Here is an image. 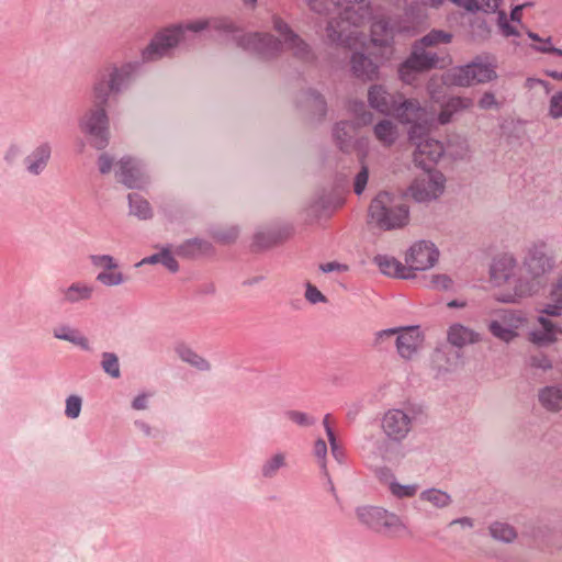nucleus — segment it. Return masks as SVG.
I'll return each mask as SVG.
<instances>
[{
    "label": "nucleus",
    "instance_id": "1",
    "mask_svg": "<svg viewBox=\"0 0 562 562\" xmlns=\"http://www.w3.org/2000/svg\"><path fill=\"white\" fill-rule=\"evenodd\" d=\"M544 241L532 243L526 252L522 266L514 256L504 254L494 258L490 268V280L495 286H509L496 296L503 303H516L539 291L541 278L552 269Z\"/></svg>",
    "mask_w": 562,
    "mask_h": 562
},
{
    "label": "nucleus",
    "instance_id": "2",
    "mask_svg": "<svg viewBox=\"0 0 562 562\" xmlns=\"http://www.w3.org/2000/svg\"><path fill=\"white\" fill-rule=\"evenodd\" d=\"M128 68L108 65L95 76L91 92L93 106L81 117L80 128L98 149L104 148L109 143V117L105 105L111 94L121 91L130 74Z\"/></svg>",
    "mask_w": 562,
    "mask_h": 562
},
{
    "label": "nucleus",
    "instance_id": "3",
    "mask_svg": "<svg viewBox=\"0 0 562 562\" xmlns=\"http://www.w3.org/2000/svg\"><path fill=\"white\" fill-rule=\"evenodd\" d=\"M310 8L317 13H327L333 8L338 16L328 21L326 38L336 45L355 47L362 29L371 16L367 0H308Z\"/></svg>",
    "mask_w": 562,
    "mask_h": 562
},
{
    "label": "nucleus",
    "instance_id": "4",
    "mask_svg": "<svg viewBox=\"0 0 562 562\" xmlns=\"http://www.w3.org/2000/svg\"><path fill=\"white\" fill-rule=\"evenodd\" d=\"M400 29L395 21L378 18L371 25V37L369 43L367 42V37L363 32L362 35H359L357 45L355 47H350V49H355L350 59V69L356 78L362 81L376 80L379 79L380 67L378 63L370 58V56L366 55L363 52H358L357 49L362 48L368 50L369 45L383 49L391 48L395 34ZM344 46L349 48V46Z\"/></svg>",
    "mask_w": 562,
    "mask_h": 562
},
{
    "label": "nucleus",
    "instance_id": "5",
    "mask_svg": "<svg viewBox=\"0 0 562 562\" xmlns=\"http://www.w3.org/2000/svg\"><path fill=\"white\" fill-rule=\"evenodd\" d=\"M368 102L372 109L382 114H394L396 119L412 125V137L419 127L428 122V112L416 99H403L401 94L390 93L382 85H372L368 90Z\"/></svg>",
    "mask_w": 562,
    "mask_h": 562
},
{
    "label": "nucleus",
    "instance_id": "6",
    "mask_svg": "<svg viewBox=\"0 0 562 562\" xmlns=\"http://www.w3.org/2000/svg\"><path fill=\"white\" fill-rule=\"evenodd\" d=\"M381 428L389 441L367 440L361 447L363 459L371 465L378 458L393 461L398 457V449L393 442H400L407 437L412 429V418L402 409H389L381 419Z\"/></svg>",
    "mask_w": 562,
    "mask_h": 562
},
{
    "label": "nucleus",
    "instance_id": "7",
    "mask_svg": "<svg viewBox=\"0 0 562 562\" xmlns=\"http://www.w3.org/2000/svg\"><path fill=\"white\" fill-rule=\"evenodd\" d=\"M272 24L273 30L283 38V43L269 34L251 33L243 36L239 44L244 48L255 52L263 59L278 56L284 46L291 49L294 56L304 60L308 58L310 49L307 44L299 38L281 18L273 16Z\"/></svg>",
    "mask_w": 562,
    "mask_h": 562
},
{
    "label": "nucleus",
    "instance_id": "8",
    "mask_svg": "<svg viewBox=\"0 0 562 562\" xmlns=\"http://www.w3.org/2000/svg\"><path fill=\"white\" fill-rule=\"evenodd\" d=\"M451 38L452 35L450 33L432 30L415 43L411 56L398 68L401 80L404 83L412 85L417 79L418 74L437 66L439 61L438 56L426 48L441 43H450Z\"/></svg>",
    "mask_w": 562,
    "mask_h": 562
},
{
    "label": "nucleus",
    "instance_id": "9",
    "mask_svg": "<svg viewBox=\"0 0 562 562\" xmlns=\"http://www.w3.org/2000/svg\"><path fill=\"white\" fill-rule=\"evenodd\" d=\"M409 221L407 205L400 195L387 191L378 193L368 210V223L382 231L402 228Z\"/></svg>",
    "mask_w": 562,
    "mask_h": 562
},
{
    "label": "nucleus",
    "instance_id": "10",
    "mask_svg": "<svg viewBox=\"0 0 562 562\" xmlns=\"http://www.w3.org/2000/svg\"><path fill=\"white\" fill-rule=\"evenodd\" d=\"M495 64L488 57H476L472 63L448 70L443 82L449 86L470 87L496 78Z\"/></svg>",
    "mask_w": 562,
    "mask_h": 562
},
{
    "label": "nucleus",
    "instance_id": "11",
    "mask_svg": "<svg viewBox=\"0 0 562 562\" xmlns=\"http://www.w3.org/2000/svg\"><path fill=\"white\" fill-rule=\"evenodd\" d=\"M395 338V348L400 358L413 360L422 350L425 335L419 326L383 329L374 335V345L382 346L390 338Z\"/></svg>",
    "mask_w": 562,
    "mask_h": 562
},
{
    "label": "nucleus",
    "instance_id": "12",
    "mask_svg": "<svg viewBox=\"0 0 562 562\" xmlns=\"http://www.w3.org/2000/svg\"><path fill=\"white\" fill-rule=\"evenodd\" d=\"M434 117L428 113L427 125L416 131L415 137H412V125H409L408 136L409 142L416 147L413 153L414 161L424 170L430 169V166L436 164L443 155V145L434 138L427 136Z\"/></svg>",
    "mask_w": 562,
    "mask_h": 562
},
{
    "label": "nucleus",
    "instance_id": "13",
    "mask_svg": "<svg viewBox=\"0 0 562 562\" xmlns=\"http://www.w3.org/2000/svg\"><path fill=\"white\" fill-rule=\"evenodd\" d=\"M528 325V318L521 311L501 310L488 322L487 329L496 339L509 344L520 335Z\"/></svg>",
    "mask_w": 562,
    "mask_h": 562
},
{
    "label": "nucleus",
    "instance_id": "14",
    "mask_svg": "<svg viewBox=\"0 0 562 562\" xmlns=\"http://www.w3.org/2000/svg\"><path fill=\"white\" fill-rule=\"evenodd\" d=\"M446 188V178L435 169L424 170L408 188L409 195L418 202H429L438 199Z\"/></svg>",
    "mask_w": 562,
    "mask_h": 562
},
{
    "label": "nucleus",
    "instance_id": "15",
    "mask_svg": "<svg viewBox=\"0 0 562 562\" xmlns=\"http://www.w3.org/2000/svg\"><path fill=\"white\" fill-rule=\"evenodd\" d=\"M186 31H189L187 29V23L159 32L144 49L143 58L145 60H156L165 56L170 48L175 47L184 38Z\"/></svg>",
    "mask_w": 562,
    "mask_h": 562
},
{
    "label": "nucleus",
    "instance_id": "16",
    "mask_svg": "<svg viewBox=\"0 0 562 562\" xmlns=\"http://www.w3.org/2000/svg\"><path fill=\"white\" fill-rule=\"evenodd\" d=\"M439 259V251L437 247L429 241L415 243L407 250L405 262L411 269V273L416 271H425L432 268Z\"/></svg>",
    "mask_w": 562,
    "mask_h": 562
},
{
    "label": "nucleus",
    "instance_id": "17",
    "mask_svg": "<svg viewBox=\"0 0 562 562\" xmlns=\"http://www.w3.org/2000/svg\"><path fill=\"white\" fill-rule=\"evenodd\" d=\"M93 267L101 271L97 274V281L105 286H117L125 282L126 278L119 268L117 261L110 255H91Z\"/></svg>",
    "mask_w": 562,
    "mask_h": 562
},
{
    "label": "nucleus",
    "instance_id": "18",
    "mask_svg": "<svg viewBox=\"0 0 562 562\" xmlns=\"http://www.w3.org/2000/svg\"><path fill=\"white\" fill-rule=\"evenodd\" d=\"M116 179L128 188L140 187L145 181L143 169L132 158H122L116 164Z\"/></svg>",
    "mask_w": 562,
    "mask_h": 562
},
{
    "label": "nucleus",
    "instance_id": "19",
    "mask_svg": "<svg viewBox=\"0 0 562 562\" xmlns=\"http://www.w3.org/2000/svg\"><path fill=\"white\" fill-rule=\"evenodd\" d=\"M481 340L482 335L479 331L461 323H453L447 329V341L457 348L474 345Z\"/></svg>",
    "mask_w": 562,
    "mask_h": 562
},
{
    "label": "nucleus",
    "instance_id": "20",
    "mask_svg": "<svg viewBox=\"0 0 562 562\" xmlns=\"http://www.w3.org/2000/svg\"><path fill=\"white\" fill-rule=\"evenodd\" d=\"M373 261L379 267L380 271L387 277L413 279L416 276L415 273H411V269L406 263H402L394 257L378 255L374 257Z\"/></svg>",
    "mask_w": 562,
    "mask_h": 562
},
{
    "label": "nucleus",
    "instance_id": "21",
    "mask_svg": "<svg viewBox=\"0 0 562 562\" xmlns=\"http://www.w3.org/2000/svg\"><path fill=\"white\" fill-rule=\"evenodd\" d=\"M94 293V286L85 281H75L67 286L59 289L63 303L76 304L82 301H89Z\"/></svg>",
    "mask_w": 562,
    "mask_h": 562
},
{
    "label": "nucleus",
    "instance_id": "22",
    "mask_svg": "<svg viewBox=\"0 0 562 562\" xmlns=\"http://www.w3.org/2000/svg\"><path fill=\"white\" fill-rule=\"evenodd\" d=\"M539 328L529 333V340L536 345H550L558 340L562 335V329L550 319L540 316L538 318Z\"/></svg>",
    "mask_w": 562,
    "mask_h": 562
},
{
    "label": "nucleus",
    "instance_id": "23",
    "mask_svg": "<svg viewBox=\"0 0 562 562\" xmlns=\"http://www.w3.org/2000/svg\"><path fill=\"white\" fill-rule=\"evenodd\" d=\"M207 27L224 33H234L237 30L234 21L227 16L195 20L187 23V29L192 32H200Z\"/></svg>",
    "mask_w": 562,
    "mask_h": 562
},
{
    "label": "nucleus",
    "instance_id": "24",
    "mask_svg": "<svg viewBox=\"0 0 562 562\" xmlns=\"http://www.w3.org/2000/svg\"><path fill=\"white\" fill-rule=\"evenodd\" d=\"M378 476L381 481L387 483L390 492L397 498L413 497L418 491V485L416 484H401L394 481L393 474L386 469H380Z\"/></svg>",
    "mask_w": 562,
    "mask_h": 562
},
{
    "label": "nucleus",
    "instance_id": "25",
    "mask_svg": "<svg viewBox=\"0 0 562 562\" xmlns=\"http://www.w3.org/2000/svg\"><path fill=\"white\" fill-rule=\"evenodd\" d=\"M373 135L382 146L391 147L398 138V127L393 121L383 119L373 126Z\"/></svg>",
    "mask_w": 562,
    "mask_h": 562
},
{
    "label": "nucleus",
    "instance_id": "26",
    "mask_svg": "<svg viewBox=\"0 0 562 562\" xmlns=\"http://www.w3.org/2000/svg\"><path fill=\"white\" fill-rule=\"evenodd\" d=\"M49 157L50 147L47 144L40 145L24 160L27 171L40 175L45 169Z\"/></svg>",
    "mask_w": 562,
    "mask_h": 562
},
{
    "label": "nucleus",
    "instance_id": "27",
    "mask_svg": "<svg viewBox=\"0 0 562 562\" xmlns=\"http://www.w3.org/2000/svg\"><path fill=\"white\" fill-rule=\"evenodd\" d=\"M473 105V101L470 98L454 97L449 99L441 108L438 115L440 124L449 123L456 113L464 110H469Z\"/></svg>",
    "mask_w": 562,
    "mask_h": 562
},
{
    "label": "nucleus",
    "instance_id": "28",
    "mask_svg": "<svg viewBox=\"0 0 562 562\" xmlns=\"http://www.w3.org/2000/svg\"><path fill=\"white\" fill-rule=\"evenodd\" d=\"M356 514L361 524L378 531L385 515V509L366 505L358 507Z\"/></svg>",
    "mask_w": 562,
    "mask_h": 562
},
{
    "label": "nucleus",
    "instance_id": "29",
    "mask_svg": "<svg viewBox=\"0 0 562 562\" xmlns=\"http://www.w3.org/2000/svg\"><path fill=\"white\" fill-rule=\"evenodd\" d=\"M538 398L542 407L549 412L562 409V389L560 387L546 386L539 391Z\"/></svg>",
    "mask_w": 562,
    "mask_h": 562
},
{
    "label": "nucleus",
    "instance_id": "30",
    "mask_svg": "<svg viewBox=\"0 0 562 562\" xmlns=\"http://www.w3.org/2000/svg\"><path fill=\"white\" fill-rule=\"evenodd\" d=\"M53 335L55 338L59 340H66L69 341L78 347H80L83 350H89L90 345L89 340L86 336L80 334L77 329H74L68 326H58L55 327L53 330Z\"/></svg>",
    "mask_w": 562,
    "mask_h": 562
},
{
    "label": "nucleus",
    "instance_id": "31",
    "mask_svg": "<svg viewBox=\"0 0 562 562\" xmlns=\"http://www.w3.org/2000/svg\"><path fill=\"white\" fill-rule=\"evenodd\" d=\"M378 531L387 536L397 537L406 532V526L401 517L385 510V515L383 516L382 524Z\"/></svg>",
    "mask_w": 562,
    "mask_h": 562
},
{
    "label": "nucleus",
    "instance_id": "32",
    "mask_svg": "<svg viewBox=\"0 0 562 562\" xmlns=\"http://www.w3.org/2000/svg\"><path fill=\"white\" fill-rule=\"evenodd\" d=\"M419 499L438 509L448 507L452 502L451 496L447 492L438 488H428L423 491L419 494Z\"/></svg>",
    "mask_w": 562,
    "mask_h": 562
},
{
    "label": "nucleus",
    "instance_id": "33",
    "mask_svg": "<svg viewBox=\"0 0 562 562\" xmlns=\"http://www.w3.org/2000/svg\"><path fill=\"white\" fill-rule=\"evenodd\" d=\"M145 263H161L171 272H176L179 269V265L172 256L170 248H162L159 252L144 258L137 266Z\"/></svg>",
    "mask_w": 562,
    "mask_h": 562
},
{
    "label": "nucleus",
    "instance_id": "34",
    "mask_svg": "<svg viewBox=\"0 0 562 562\" xmlns=\"http://www.w3.org/2000/svg\"><path fill=\"white\" fill-rule=\"evenodd\" d=\"M131 214L140 220H148L153 216V210L149 202L143 196L132 193L128 195Z\"/></svg>",
    "mask_w": 562,
    "mask_h": 562
},
{
    "label": "nucleus",
    "instance_id": "35",
    "mask_svg": "<svg viewBox=\"0 0 562 562\" xmlns=\"http://www.w3.org/2000/svg\"><path fill=\"white\" fill-rule=\"evenodd\" d=\"M550 301L541 312L550 316L560 315L562 311V277L553 284Z\"/></svg>",
    "mask_w": 562,
    "mask_h": 562
},
{
    "label": "nucleus",
    "instance_id": "36",
    "mask_svg": "<svg viewBox=\"0 0 562 562\" xmlns=\"http://www.w3.org/2000/svg\"><path fill=\"white\" fill-rule=\"evenodd\" d=\"M286 465V454L277 452L269 457L261 465V474L265 477H274L278 471Z\"/></svg>",
    "mask_w": 562,
    "mask_h": 562
},
{
    "label": "nucleus",
    "instance_id": "37",
    "mask_svg": "<svg viewBox=\"0 0 562 562\" xmlns=\"http://www.w3.org/2000/svg\"><path fill=\"white\" fill-rule=\"evenodd\" d=\"M177 353L181 360L190 363L191 366H193L200 370H209L210 369V363L188 347H184V346L178 347Z\"/></svg>",
    "mask_w": 562,
    "mask_h": 562
},
{
    "label": "nucleus",
    "instance_id": "38",
    "mask_svg": "<svg viewBox=\"0 0 562 562\" xmlns=\"http://www.w3.org/2000/svg\"><path fill=\"white\" fill-rule=\"evenodd\" d=\"M490 532L494 539L504 542H510L516 538L515 529L506 522H494L490 527Z\"/></svg>",
    "mask_w": 562,
    "mask_h": 562
},
{
    "label": "nucleus",
    "instance_id": "39",
    "mask_svg": "<svg viewBox=\"0 0 562 562\" xmlns=\"http://www.w3.org/2000/svg\"><path fill=\"white\" fill-rule=\"evenodd\" d=\"M355 134V125L349 122H340L337 124L334 135L339 142L341 149H346L347 143Z\"/></svg>",
    "mask_w": 562,
    "mask_h": 562
},
{
    "label": "nucleus",
    "instance_id": "40",
    "mask_svg": "<svg viewBox=\"0 0 562 562\" xmlns=\"http://www.w3.org/2000/svg\"><path fill=\"white\" fill-rule=\"evenodd\" d=\"M529 38H531L535 42H538L537 45H532V48L540 53H550L555 54L562 57V50L559 48H555L552 45V38L547 37L544 40L540 38L537 33L528 32Z\"/></svg>",
    "mask_w": 562,
    "mask_h": 562
},
{
    "label": "nucleus",
    "instance_id": "41",
    "mask_svg": "<svg viewBox=\"0 0 562 562\" xmlns=\"http://www.w3.org/2000/svg\"><path fill=\"white\" fill-rule=\"evenodd\" d=\"M503 0H470L468 11L496 12Z\"/></svg>",
    "mask_w": 562,
    "mask_h": 562
},
{
    "label": "nucleus",
    "instance_id": "42",
    "mask_svg": "<svg viewBox=\"0 0 562 562\" xmlns=\"http://www.w3.org/2000/svg\"><path fill=\"white\" fill-rule=\"evenodd\" d=\"M102 368L112 378L120 376L119 359L114 353L104 352L102 356Z\"/></svg>",
    "mask_w": 562,
    "mask_h": 562
},
{
    "label": "nucleus",
    "instance_id": "43",
    "mask_svg": "<svg viewBox=\"0 0 562 562\" xmlns=\"http://www.w3.org/2000/svg\"><path fill=\"white\" fill-rule=\"evenodd\" d=\"M205 247V244L200 239L188 240L178 247L177 254L184 257L195 256L198 252L202 251Z\"/></svg>",
    "mask_w": 562,
    "mask_h": 562
},
{
    "label": "nucleus",
    "instance_id": "44",
    "mask_svg": "<svg viewBox=\"0 0 562 562\" xmlns=\"http://www.w3.org/2000/svg\"><path fill=\"white\" fill-rule=\"evenodd\" d=\"M427 285L435 290H450L453 281L448 274L438 273L429 277Z\"/></svg>",
    "mask_w": 562,
    "mask_h": 562
},
{
    "label": "nucleus",
    "instance_id": "45",
    "mask_svg": "<svg viewBox=\"0 0 562 562\" xmlns=\"http://www.w3.org/2000/svg\"><path fill=\"white\" fill-rule=\"evenodd\" d=\"M497 26L505 37L519 35L518 30L509 23L507 14L504 11L497 12Z\"/></svg>",
    "mask_w": 562,
    "mask_h": 562
},
{
    "label": "nucleus",
    "instance_id": "46",
    "mask_svg": "<svg viewBox=\"0 0 562 562\" xmlns=\"http://www.w3.org/2000/svg\"><path fill=\"white\" fill-rule=\"evenodd\" d=\"M548 114L554 120L562 117V91H558L551 95Z\"/></svg>",
    "mask_w": 562,
    "mask_h": 562
},
{
    "label": "nucleus",
    "instance_id": "47",
    "mask_svg": "<svg viewBox=\"0 0 562 562\" xmlns=\"http://www.w3.org/2000/svg\"><path fill=\"white\" fill-rule=\"evenodd\" d=\"M81 405H82V400L80 396L70 395L66 400V409H65L66 416L69 418H72V419L77 418L80 415Z\"/></svg>",
    "mask_w": 562,
    "mask_h": 562
},
{
    "label": "nucleus",
    "instance_id": "48",
    "mask_svg": "<svg viewBox=\"0 0 562 562\" xmlns=\"http://www.w3.org/2000/svg\"><path fill=\"white\" fill-rule=\"evenodd\" d=\"M361 165V170L357 173L353 183V190L357 194H361L364 191L369 179V170L363 160Z\"/></svg>",
    "mask_w": 562,
    "mask_h": 562
},
{
    "label": "nucleus",
    "instance_id": "49",
    "mask_svg": "<svg viewBox=\"0 0 562 562\" xmlns=\"http://www.w3.org/2000/svg\"><path fill=\"white\" fill-rule=\"evenodd\" d=\"M286 416L290 420L300 426H311L314 424V419L302 412L291 411L286 414Z\"/></svg>",
    "mask_w": 562,
    "mask_h": 562
},
{
    "label": "nucleus",
    "instance_id": "50",
    "mask_svg": "<svg viewBox=\"0 0 562 562\" xmlns=\"http://www.w3.org/2000/svg\"><path fill=\"white\" fill-rule=\"evenodd\" d=\"M305 297L308 302H311L313 304L319 303V302H326L325 295H323V293L316 286H314L310 283L306 286Z\"/></svg>",
    "mask_w": 562,
    "mask_h": 562
},
{
    "label": "nucleus",
    "instance_id": "51",
    "mask_svg": "<svg viewBox=\"0 0 562 562\" xmlns=\"http://www.w3.org/2000/svg\"><path fill=\"white\" fill-rule=\"evenodd\" d=\"M479 106L483 110L498 108V102L492 92H485L479 100Z\"/></svg>",
    "mask_w": 562,
    "mask_h": 562
},
{
    "label": "nucleus",
    "instance_id": "52",
    "mask_svg": "<svg viewBox=\"0 0 562 562\" xmlns=\"http://www.w3.org/2000/svg\"><path fill=\"white\" fill-rule=\"evenodd\" d=\"M530 366L541 370H548L551 368V361L547 356L539 353L530 358Z\"/></svg>",
    "mask_w": 562,
    "mask_h": 562
},
{
    "label": "nucleus",
    "instance_id": "53",
    "mask_svg": "<svg viewBox=\"0 0 562 562\" xmlns=\"http://www.w3.org/2000/svg\"><path fill=\"white\" fill-rule=\"evenodd\" d=\"M314 454L319 459L322 468L325 469V458L327 454V445L323 439H318L314 443Z\"/></svg>",
    "mask_w": 562,
    "mask_h": 562
},
{
    "label": "nucleus",
    "instance_id": "54",
    "mask_svg": "<svg viewBox=\"0 0 562 562\" xmlns=\"http://www.w3.org/2000/svg\"><path fill=\"white\" fill-rule=\"evenodd\" d=\"M328 441L330 445L331 454L339 463H341L345 459V452H344L342 447L339 445L336 436L333 438H329Z\"/></svg>",
    "mask_w": 562,
    "mask_h": 562
},
{
    "label": "nucleus",
    "instance_id": "55",
    "mask_svg": "<svg viewBox=\"0 0 562 562\" xmlns=\"http://www.w3.org/2000/svg\"><path fill=\"white\" fill-rule=\"evenodd\" d=\"M99 170L101 173H108L112 170L113 159L108 154H102L99 157Z\"/></svg>",
    "mask_w": 562,
    "mask_h": 562
},
{
    "label": "nucleus",
    "instance_id": "56",
    "mask_svg": "<svg viewBox=\"0 0 562 562\" xmlns=\"http://www.w3.org/2000/svg\"><path fill=\"white\" fill-rule=\"evenodd\" d=\"M21 154H22V150H21L20 146H18V145L11 146L5 154V159L9 162H13L15 159H18L21 156Z\"/></svg>",
    "mask_w": 562,
    "mask_h": 562
},
{
    "label": "nucleus",
    "instance_id": "57",
    "mask_svg": "<svg viewBox=\"0 0 562 562\" xmlns=\"http://www.w3.org/2000/svg\"><path fill=\"white\" fill-rule=\"evenodd\" d=\"M526 5H527V4L516 5V7L512 10V12H510V21L519 23V22L521 21V18H522V9H524Z\"/></svg>",
    "mask_w": 562,
    "mask_h": 562
},
{
    "label": "nucleus",
    "instance_id": "58",
    "mask_svg": "<svg viewBox=\"0 0 562 562\" xmlns=\"http://www.w3.org/2000/svg\"><path fill=\"white\" fill-rule=\"evenodd\" d=\"M323 425H324L327 438L329 439V438L335 437V432L331 427V416L329 414L325 415V417L323 419Z\"/></svg>",
    "mask_w": 562,
    "mask_h": 562
},
{
    "label": "nucleus",
    "instance_id": "59",
    "mask_svg": "<svg viewBox=\"0 0 562 562\" xmlns=\"http://www.w3.org/2000/svg\"><path fill=\"white\" fill-rule=\"evenodd\" d=\"M135 409H145L147 407V396L145 394L137 396L133 402Z\"/></svg>",
    "mask_w": 562,
    "mask_h": 562
},
{
    "label": "nucleus",
    "instance_id": "60",
    "mask_svg": "<svg viewBox=\"0 0 562 562\" xmlns=\"http://www.w3.org/2000/svg\"><path fill=\"white\" fill-rule=\"evenodd\" d=\"M528 86L532 88L535 85H539L546 89L547 92L550 91V85L547 81H543L541 79H528Z\"/></svg>",
    "mask_w": 562,
    "mask_h": 562
},
{
    "label": "nucleus",
    "instance_id": "61",
    "mask_svg": "<svg viewBox=\"0 0 562 562\" xmlns=\"http://www.w3.org/2000/svg\"><path fill=\"white\" fill-rule=\"evenodd\" d=\"M339 268H340V265L336 263V262H328V263L321 266V269L323 272H330V271H334Z\"/></svg>",
    "mask_w": 562,
    "mask_h": 562
},
{
    "label": "nucleus",
    "instance_id": "62",
    "mask_svg": "<svg viewBox=\"0 0 562 562\" xmlns=\"http://www.w3.org/2000/svg\"><path fill=\"white\" fill-rule=\"evenodd\" d=\"M434 85H435V79L432 78L429 83H428V92H429V95L430 98L434 100V101H437L438 100V95H437V91L435 90L434 88Z\"/></svg>",
    "mask_w": 562,
    "mask_h": 562
},
{
    "label": "nucleus",
    "instance_id": "63",
    "mask_svg": "<svg viewBox=\"0 0 562 562\" xmlns=\"http://www.w3.org/2000/svg\"><path fill=\"white\" fill-rule=\"evenodd\" d=\"M451 525H461L462 527H472V521L469 518H461L451 521Z\"/></svg>",
    "mask_w": 562,
    "mask_h": 562
},
{
    "label": "nucleus",
    "instance_id": "64",
    "mask_svg": "<svg viewBox=\"0 0 562 562\" xmlns=\"http://www.w3.org/2000/svg\"><path fill=\"white\" fill-rule=\"evenodd\" d=\"M445 0H422V2L425 4V5H428V7H431V8H439L440 5H442Z\"/></svg>",
    "mask_w": 562,
    "mask_h": 562
}]
</instances>
